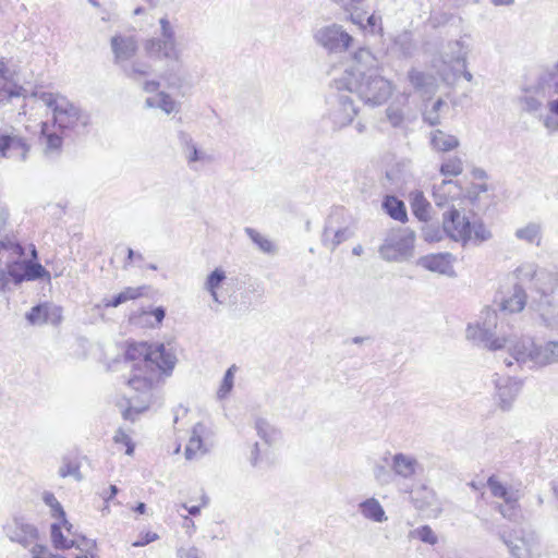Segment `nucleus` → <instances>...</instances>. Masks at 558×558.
<instances>
[{"label":"nucleus","mask_w":558,"mask_h":558,"mask_svg":"<svg viewBox=\"0 0 558 558\" xmlns=\"http://www.w3.org/2000/svg\"><path fill=\"white\" fill-rule=\"evenodd\" d=\"M149 69H150V66L148 63H146L144 61H140V60H135L133 62L128 61L122 66H120V70L122 71V73L126 77L132 78V80H137L138 77L148 75Z\"/></svg>","instance_id":"obj_33"},{"label":"nucleus","mask_w":558,"mask_h":558,"mask_svg":"<svg viewBox=\"0 0 558 558\" xmlns=\"http://www.w3.org/2000/svg\"><path fill=\"white\" fill-rule=\"evenodd\" d=\"M149 314L154 316L156 324L160 325L166 317V308L163 306H157L153 308Z\"/></svg>","instance_id":"obj_63"},{"label":"nucleus","mask_w":558,"mask_h":558,"mask_svg":"<svg viewBox=\"0 0 558 558\" xmlns=\"http://www.w3.org/2000/svg\"><path fill=\"white\" fill-rule=\"evenodd\" d=\"M8 65L3 58L0 59V105H4L12 100V98L21 97L24 95L26 89L16 84L12 83L8 78Z\"/></svg>","instance_id":"obj_17"},{"label":"nucleus","mask_w":558,"mask_h":558,"mask_svg":"<svg viewBox=\"0 0 558 558\" xmlns=\"http://www.w3.org/2000/svg\"><path fill=\"white\" fill-rule=\"evenodd\" d=\"M487 486L494 497L500 498L506 502L519 501L520 499L518 489L506 486L494 474L487 478Z\"/></svg>","instance_id":"obj_20"},{"label":"nucleus","mask_w":558,"mask_h":558,"mask_svg":"<svg viewBox=\"0 0 558 558\" xmlns=\"http://www.w3.org/2000/svg\"><path fill=\"white\" fill-rule=\"evenodd\" d=\"M361 28L368 31L372 34H376L381 31V17L376 15L375 13L366 14L365 20L363 22V26Z\"/></svg>","instance_id":"obj_49"},{"label":"nucleus","mask_w":558,"mask_h":558,"mask_svg":"<svg viewBox=\"0 0 558 558\" xmlns=\"http://www.w3.org/2000/svg\"><path fill=\"white\" fill-rule=\"evenodd\" d=\"M462 187L453 180H442L438 186H434V201L437 206H442L448 196L456 197L460 195Z\"/></svg>","instance_id":"obj_24"},{"label":"nucleus","mask_w":558,"mask_h":558,"mask_svg":"<svg viewBox=\"0 0 558 558\" xmlns=\"http://www.w3.org/2000/svg\"><path fill=\"white\" fill-rule=\"evenodd\" d=\"M124 357L133 362L128 385L143 395H148L162 377H169L177 364V356L162 342H128Z\"/></svg>","instance_id":"obj_2"},{"label":"nucleus","mask_w":558,"mask_h":558,"mask_svg":"<svg viewBox=\"0 0 558 558\" xmlns=\"http://www.w3.org/2000/svg\"><path fill=\"white\" fill-rule=\"evenodd\" d=\"M9 283H12L11 277L7 274V265L4 269H0V292H4L8 289Z\"/></svg>","instance_id":"obj_62"},{"label":"nucleus","mask_w":558,"mask_h":558,"mask_svg":"<svg viewBox=\"0 0 558 558\" xmlns=\"http://www.w3.org/2000/svg\"><path fill=\"white\" fill-rule=\"evenodd\" d=\"M514 234L518 240L535 244L536 246L541 245L542 227L539 223L530 222L525 227L517 229Z\"/></svg>","instance_id":"obj_30"},{"label":"nucleus","mask_w":558,"mask_h":558,"mask_svg":"<svg viewBox=\"0 0 558 558\" xmlns=\"http://www.w3.org/2000/svg\"><path fill=\"white\" fill-rule=\"evenodd\" d=\"M339 4L347 13H349L352 23L363 26L365 15L368 13V10L366 9V0H347Z\"/></svg>","instance_id":"obj_27"},{"label":"nucleus","mask_w":558,"mask_h":558,"mask_svg":"<svg viewBox=\"0 0 558 558\" xmlns=\"http://www.w3.org/2000/svg\"><path fill=\"white\" fill-rule=\"evenodd\" d=\"M44 502L50 507L51 509V515L53 518H63L64 517V509L62 505L57 500L56 496L50 492H45L43 495Z\"/></svg>","instance_id":"obj_47"},{"label":"nucleus","mask_w":558,"mask_h":558,"mask_svg":"<svg viewBox=\"0 0 558 558\" xmlns=\"http://www.w3.org/2000/svg\"><path fill=\"white\" fill-rule=\"evenodd\" d=\"M439 171L442 175L457 177L463 171L462 160L459 157L445 159L440 165Z\"/></svg>","instance_id":"obj_41"},{"label":"nucleus","mask_w":558,"mask_h":558,"mask_svg":"<svg viewBox=\"0 0 558 558\" xmlns=\"http://www.w3.org/2000/svg\"><path fill=\"white\" fill-rule=\"evenodd\" d=\"M161 77L171 89H180L186 81V75L180 65L168 68Z\"/></svg>","instance_id":"obj_32"},{"label":"nucleus","mask_w":558,"mask_h":558,"mask_svg":"<svg viewBox=\"0 0 558 558\" xmlns=\"http://www.w3.org/2000/svg\"><path fill=\"white\" fill-rule=\"evenodd\" d=\"M314 38L318 45L331 53L347 51L353 43V37L337 24L319 28Z\"/></svg>","instance_id":"obj_12"},{"label":"nucleus","mask_w":558,"mask_h":558,"mask_svg":"<svg viewBox=\"0 0 558 558\" xmlns=\"http://www.w3.org/2000/svg\"><path fill=\"white\" fill-rule=\"evenodd\" d=\"M234 368L235 366H231L230 368H228L223 375V378H222V381H221V385L218 389V392H217V397L218 399H225L227 397V395L230 393V391L232 390L233 388V380H234Z\"/></svg>","instance_id":"obj_44"},{"label":"nucleus","mask_w":558,"mask_h":558,"mask_svg":"<svg viewBox=\"0 0 558 558\" xmlns=\"http://www.w3.org/2000/svg\"><path fill=\"white\" fill-rule=\"evenodd\" d=\"M418 465L416 459L404 453H396L392 458V470L401 477L409 478L415 474Z\"/></svg>","instance_id":"obj_22"},{"label":"nucleus","mask_w":558,"mask_h":558,"mask_svg":"<svg viewBox=\"0 0 558 558\" xmlns=\"http://www.w3.org/2000/svg\"><path fill=\"white\" fill-rule=\"evenodd\" d=\"M444 231L449 239L460 242L465 247L471 241L475 245L492 239V232L482 219L471 221L466 215L451 206L442 214Z\"/></svg>","instance_id":"obj_7"},{"label":"nucleus","mask_w":558,"mask_h":558,"mask_svg":"<svg viewBox=\"0 0 558 558\" xmlns=\"http://www.w3.org/2000/svg\"><path fill=\"white\" fill-rule=\"evenodd\" d=\"M245 233L252 240V242L258 246V248L262 252L268 253V254L275 252V246L271 243V241H269L268 239L263 236L255 229L247 227V228H245Z\"/></svg>","instance_id":"obj_40"},{"label":"nucleus","mask_w":558,"mask_h":558,"mask_svg":"<svg viewBox=\"0 0 558 558\" xmlns=\"http://www.w3.org/2000/svg\"><path fill=\"white\" fill-rule=\"evenodd\" d=\"M40 140L41 143L45 145L46 154L60 151L62 147V136H60L56 132H49L46 123L43 124Z\"/></svg>","instance_id":"obj_35"},{"label":"nucleus","mask_w":558,"mask_h":558,"mask_svg":"<svg viewBox=\"0 0 558 558\" xmlns=\"http://www.w3.org/2000/svg\"><path fill=\"white\" fill-rule=\"evenodd\" d=\"M445 235L444 226L440 228L435 225H427L422 230V236L428 243L439 242Z\"/></svg>","instance_id":"obj_46"},{"label":"nucleus","mask_w":558,"mask_h":558,"mask_svg":"<svg viewBox=\"0 0 558 558\" xmlns=\"http://www.w3.org/2000/svg\"><path fill=\"white\" fill-rule=\"evenodd\" d=\"M59 475L61 477L73 476L77 481H81L83 477L81 474V471H80V466L77 464H73L71 462L63 464L59 469Z\"/></svg>","instance_id":"obj_53"},{"label":"nucleus","mask_w":558,"mask_h":558,"mask_svg":"<svg viewBox=\"0 0 558 558\" xmlns=\"http://www.w3.org/2000/svg\"><path fill=\"white\" fill-rule=\"evenodd\" d=\"M493 377L497 404L502 411H509L521 391L522 381L512 377H501L497 373Z\"/></svg>","instance_id":"obj_14"},{"label":"nucleus","mask_w":558,"mask_h":558,"mask_svg":"<svg viewBox=\"0 0 558 558\" xmlns=\"http://www.w3.org/2000/svg\"><path fill=\"white\" fill-rule=\"evenodd\" d=\"M206 432V426L203 423H196L193 426L192 435L189 439V442L185 447V458L187 460L193 459L198 452L201 454H204L208 451V449L205 447L203 435Z\"/></svg>","instance_id":"obj_19"},{"label":"nucleus","mask_w":558,"mask_h":558,"mask_svg":"<svg viewBox=\"0 0 558 558\" xmlns=\"http://www.w3.org/2000/svg\"><path fill=\"white\" fill-rule=\"evenodd\" d=\"M39 99L52 111L53 124L62 134H85L90 114L71 102L65 96L44 92Z\"/></svg>","instance_id":"obj_6"},{"label":"nucleus","mask_w":558,"mask_h":558,"mask_svg":"<svg viewBox=\"0 0 558 558\" xmlns=\"http://www.w3.org/2000/svg\"><path fill=\"white\" fill-rule=\"evenodd\" d=\"M411 535L417 537L421 542L428 545H435L438 542L437 535L427 524L415 529L414 531L411 532Z\"/></svg>","instance_id":"obj_43"},{"label":"nucleus","mask_w":558,"mask_h":558,"mask_svg":"<svg viewBox=\"0 0 558 558\" xmlns=\"http://www.w3.org/2000/svg\"><path fill=\"white\" fill-rule=\"evenodd\" d=\"M527 293L522 284L515 283L512 289V294L509 298H504L499 303V312L502 315L507 313H520L526 305Z\"/></svg>","instance_id":"obj_18"},{"label":"nucleus","mask_w":558,"mask_h":558,"mask_svg":"<svg viewBox=\"0 0 558 558\" xmlns=\"http://www.w3.org/2000/svg\"><path fill=\"white\" fill-rule=\"evenodd\" d=\"M257 435L267 444L271 445L276 440L277 430L265 420L257 418L255 422Z\"/></svg>","instance_id":"obj_39"},{"label":"nucleus","mask_w":558,"mask_h":558,"mask_svg":"<svg viewBox=\"0 0 558 558\" xmlns=\"http://www.w3.org/2000/svg\"><path fill=\"white\" fill-rule=\"evenodd\" d=\"M415 232L410 228L390 229L378 248L386 262L402 263L414 256Z\"/></svg>","instance_id":"obj_8"},{"label":"nucleus","mask_w":558,"mask_h":558,"mask_svg":"<svg viewBox=\"0 0 558 558\" xmlns=\"http://www.w3.org/2000/svg\"><path fill=\"white\" fill-rule=\"evenodd\" d=\"M113 63L119 68L130 61L137 52V41L133 36L116 34L110 39Z\"/></svg>","instance_id":"obj_15"},{"label":"nucleus","mask_w":558,"mask_h":558,"mask_svg":"<svg viewBox=\"0 0 558 558\" xmlns=\"http://www.w3.org/2000/svg\"><path fill=\"white\" fill-rule=\"evenodd\" d=\"M50 537L51 542L54 548L65 550L70 548H78L81 549V545L78 544V541L76 539H68L61 529V523L53 522L50 525Z\"/></svg>","instance_id":"obj_29"},{"label":"nucleus","mask_w":558,"mask_h":558,"mask_svg":"<svg viewBox=\"0 0 558 558\" xmlns=\"http://www.w3.org/2000/svg\"><path fill=\"white\" fill-rule=\"evenodd\" d=\"M0 236H2L0 239V253L9 251L5 262L7 274L11 277L14 286H20L26 281H50V272L40 263L26 258L25 247L20 242L5 233V230L2 231Z\"/></svg>","instance_id":"obj_5"},{"label":"nucleus","mask_w":558,"mask_h":558,"mask_svg":"<svg viewBox=\"0 0 558 558\" xmlns=\"http://www.w3.org/2000/svg\"><path fill=\"white\" fill-rule=\"evenodd\" d=\"M381 207L384 211L393 220L405 222L408 221L407 207L403 201L393 195L384 197Z\"/></svg>","instance_id":"obj_21"},{"label":"nucleus","mask_w":558,"mask_h":558,"mask_svg":"<svg viewBox=\"0 0 558 558\" xmlns=\"http://www.w3.org/2000/svg\"><path fill=\"white\" fill-rule=\"evenodd\" d=\"M159 102L157 107L163 110L166 113H171L175 109V101L170 97L169 94L160 92L158 94Z\"/></svg>","instance_id":"obj_55"},{"label":"nucleus","mask_w":558,"mask_h":558,"mask_svg":"<svg viewBox=\"0 0 558 558\" xmlns=\"http://www.w3.org/2000/svg\"><path fill=\"white\" fill-rule=\"evenodd\" d=\"M49 311L48 303H39L33 306L26 314L25 318L31 325H44L47 324V315Z\"/></svg>","instance_id":"obj_38"},{"label":"nucleus","mask_w":558,"mask_h":558,"mask_svg":"<svg viewBox=\"0 0 558 558\" xmlns=\"http://www.w3.org/2000/svg\"><path fill=\"white\" fill-rule=\"evenodd\" d=\"M408 78L416 89H422L426 85V75L424 72L412 69L408 73Z\"/></svg>","instance_id":"obj_54"},{"label":"nucleus","mask_w":558,"mask_h":558,"mask_svg":"<svg viewBox=\"0 0 558 558\" xmlns=\"http://www.w3.org/2000/svg\"><path fill=\"white\" fill-rule=\"evenodd\" d=\"M179 141L183 147L186 160L189 163L197 162L205 159V154L201 151L192 137L184 131L179 132Z\"/></svg>","instance_id":"obj_28"},{"label":"nucleus","mask_w":558,"mask_h":558,"mask_svg":"<svg viewBox=\"0 0 558 558\" xmlns=\"http://www.w3.org/2000/svg\"><path fill=\"white\" fill-rule=\"evenodd\" d=\"M430 205L424 197L423 193L417 191L413 194L411 208L413 215L420 220L426 222L428 220V209Z\"/></svg>","instance_id":"obj_34"},{"label":"nucleus","mask_w":558,"mask_h":558,"mask_svg":"<svg viewBox=\"0 0 558 558\" xmlns=\"http://www.w3.org/2000/svg\"><path fill=\"white\" fill-rule=\"evenodd\" d=\"M542 80L548 86L553 87L556 94H558V68L548 72Z\"/></svg>","instance_id":"obj_59"},{"label":"nucleus","mask_w":558,"mask_h":558,"mask_svg":"<svg viewBox=\"0 0 558 558\" xmlns=\"http://www.w3.org/2000/svg\"><path fill=\"white\" fill-rule=\"evenodd\" d=\"M487 190L488 185L486 183L472 184V186L464 194V197L468 198L472 205H475L478 201L480 193L487 192Z\"/></svg>","instance_id":"obj_52"},{"label":"nucleus","mask_w":558,"mask_h":558,"mask_svg":"<svg viewBox=\"0 0 558 558\" xmlns=\"http://www.w3.org/2000/svg\"><path fill=\"white\" fill-rule=\"evenodd\" d=\"M29 148L20 130L12 125L0 128V157L17 158L20 161H25Z\"/></svg>","instance_id":"obj_11"},{"label":"nucleus","mask_w":558,"mask_h":558,"mask_svg":"<svg viewBox=\"0 0 558 558\" xmlns=\"http://www.w3.org/2000/svg\"><path fill=\"white\" fill-rule=\"evenodd\" d=\"M498 535L502 543L508 547L509 553L513 558H522L523 548L512 539L511 534L499 532Z\"/></svg>","instance_id":"obj_48"},{"label":"nucleus","mask_w":558,"mask_h":558,"mask_svg":"<svg viewBox=\"0 0 558 558\" xmlns=\"http://www.w3.org/2000/svg\"><path fill=\"white\" fill-rule=\"evenodd\" d=\"M521 102L523 104V110L526 112H536L542 106L541 101L532 96L522 97Z\"/></svg>","instance_id":"obj_57"},{"label":"nucleus","mask_w":558,"mask_h":558,"mask_svg":"<svg viewBox=\"0 0 558 558\" xmlns=\"http://www.w3.org/2000/svg\"><path fill=\"white\" fill-rule=\"evenodd\" d=\"M430 144L435 150L446 153L456 149L460 142L454 135L435 130L430 133Z\"/></svg>","instance_id":"obj_26"},{"label":"nucleus","mask_w":558,"mask_h":558,"mask_svg":"<svg viewBox=\"0 0 558 558\" xmlns=\"http://www.w3.org/2000/svg\"><path fill=\"white\" fill-rule=\"evenodd\" d=\"M159 25L160 35L145 41V52L151 59L180 62L182 50L179 48L173 25L166 16L159 19Z\"/></svg>","instance_id":"obj_9"},{"label":"nucleus","mask_w":558,"mask_h":558,"mask_svg":"<svg viewBox=\"0 0 558 558\" xmlns=\"http://www.w3.org/2000/svg\"><path fill=\"white\" fill-rule=\"evenodd\" d=\"M342 92L337 90L330 102L328 119L332 124L333 131H339L351 124L359 112L352 98Z\"/></svg>","instance_id":"obj_10"},{"label":"nucleus","mask_w":558,"mask_h":558,"mask_svg":"<svg viewBox=\"0 0 558 558\" xmlns=\"http://www.w3.org/2000/svg\"><path fill=\"white\" fill-rule=\"evenodd\" d=\"M226 272L221 268H216L211 272L208 274L206 281H205V290L206 291H213L218 290L223 281L226 280Z\"/></svg>","instance_id":"obj_42"},{"label":"nucleus","mask_w":558,"mask_h":558,"mask_svg":"<svg viewBox=\"0 0 558 558\" xmlns=\"http://www.w3.org/2000/svg\"><path fill=\"white\" fill-rule=\"evenodd\" d=\"M3 531L10 541L27 547L34 541L38 539V529L26 522L24 517L15 515L11 521L3 525Z\"/></svg>","instance_id":"obj_13"},{"label":"nucleus","mask_w":558,"mask_h":558,"mask_svg":"<svg viewBox=\"0 0 558 558\" xmlns=\"http://www.w3.org/2000/svg\"><path fill=\"white\" fill-rule=\"evenodd\" d=\"M386 117L393 128L400 126L404 120L402 110L393 106H389L386 109Z\"/></svg>","instance_id":"obj_51"},{"label":"nucleus","mask_w":558,"mask_h":558,"mask_svg":"<svg viewBox=\"0 0 558 558\" xmlns=\"http://www.w3.org/2000/svg\"><path fill=\"white\" fill-rule=\"evenodd\" d=\"M156 539H158V535L154 532L141 533L138 535V538L133 543V546L134 547L146 546Z\"/></svg>","instance_id":"obj_58"},{"label":"nucleus","mask_w":558,"mask_h":558,"mask_svg":"<svg viewBox=\"0 0 558 558\" xmlns=\"http://www.w3.org/2000/svg\"><path fill=\"white\" fill-rule=\"evenodd\" d=\"M453 256L451 253H437L422 256L417 260V265L434 272L449 275L452 271L451 262Z\"/></svg>","instance_id":"obj_16"},{"label":"nucleus","mask_w":558,"mask_h":558,"mask_svg":"<svg viewBox=\"0 0 558 558\" xmlns=\"http://www.w3.org/2000/svg\"><path fill=\"white\" fill-rule=\"evenodd\" d=\"M521 281H529L531 308L539 316L543 325L549 329L558 327V271L538 268L534 264H523L514 270Z\"/></svg>","instance_id":"obj_3"},{"label":"nucleus","mask_w":558,"mask_h":558,"mask_svg":"<svg viewBox=\"0 0 558 558\" xmlns=\"http://www.w3.org/2000/svg\"><path fill=\"white\" fill-rule=\"evenodd\" d=\"M31 553L33 558H48V556L51 554L49 548L41 544H36L33 546Z\"/></svg>","instance_id":"obj_61"},{"label":"nucleus","mask_w":558,"mask_h":558,"mask_svg":"<svg viewBox=\"0 0 558 558\" xmlns=\"http://www.w3.org/2000/svg\"><path fill=\"white\" fill-rule=\"evenodd\" d=\"M62 320V311L61 307L49 304V311L47 315V324H51L57 326Z\"/></svg>","instance_id":"obj_56"},{"label":"nucleus","mask_w":558,"mask_h":558,"mask_svg":"<svg viewBox=\"0 0 558 558\" xmlns=\"http://www.w3.org/2000/svg\"><path fill=\"white\" fill-rule=\"evenodd\" d=\"M360 511L364 518L377 523L387 521L385 510L380 502L372 497L367 498L359 505Z\"/></svg>","instance_id":"obj_25"},{"label":"nucleus","mask_w":558,"mask_h":558,"mask_svg":"<svg viewBox=\"0 0 558 558\" xmlns=\"http://www.w3.org/2000/svg\"><path fill=\"white\" fill-rule=\"evenodd\" d=\"M141 290H142V288L128 287L123 291L111 296V299H109V300L105 299L104 300L105 306L106 307H118L119 305L125 303L126 301L135 300V299L142 296Z\"/></svg>","instance_id":"obj_31"},{"label":"nucleus","mask_w":558,"mask_h":558,"mask_svg":"<svg viewBox=\"0 0 558 558\" xmlns=\"http://www.w3.org/2000/svg\"><path fill=\"white\" fill-rule=\"evenodd\" d=\"M498 511L501 515L510 521H517L520 518V506L519 501L499 504L497 506Z\"/></svg>","instance_id":"obj_45"},{"label":"nucleus","mask_w":558,"mask_h":558,"mask_svg":"<svg viewBox=\"0 0 558 558\" xmlns=\"http://www.w3.org/2000/svg\"><path fill=\"white\" fill-rule=\"evenodd\" d=\"M9 216L10 214L8 208L0 203V234L2 233V231H4V228L8 225Z\"/></svg>","instance_id":"obj_64"},{"label":"nucleus","mask_w":558,"mask_h":558,"mask_svg":"<svg viewBox=\"0 0 558 558\" xmlns=\"http://www.w3.org/2000/svg\"><path fill=\"white\" fill-rule=\"evenodd\" d=\"M353 60L355 61L356 65L353 66L351 70H347L343 75H345L349 72L356 71V69H360L361 71H365V68L372 69V66L376 62L375 57L373 56L368 48H359L353 53Z\"/></svg>","instance_id":"obj_36"},{"label":"nucleus","mask_w":558,"mask_h":558,"mask_svg":"<svg viewBox=\"0 0 558 558\" xmlns=\"http://www.w3.org/2000/svg\"><path fill=\"white\" fill-rule=\"evenodd\" d=\"M352 232L349 228H342L335 232L331 240L328 238V228H325L322 242L325 246L329 247L331 252H333L342 242L347 241L352 236Z\"/></svg>","instance_id":"obj_37"},{"label":"nucleus","mask_w":558,"mask_h":558,"mask_svg":"<svg viewBox=\"0 0 558 558\" xmlns=\"http://www.w3.org/2000/svg\"><path fill=\"white\" fill-rule=\"evenodd\" d=\"M113 440L117 444H123L125 446V448H126L125 453L128 456H132L134 453L135 444L133 442L132 438L122 428H119L116 432Z\"/></svg>","instance_id":"obj_50"},{"label":"nucleus","mask_w":558,"mask_h":558,"mask_svg":"<svg viewBox=\"0 0 558 558\" xmlns=\"http://www.w3.org/2000/svg\"><path fill=\"white\" fill-rule=\"evenodd\" d=\"M423 121L430 126H436L440 123L439 112H436L432 109L426 110L423 113Z\"/></svg>","instance_id":"obj_60"},{"label":"nucleus","mask_w":558,"mask_h":558,"mask_svg":"<svg viewBox=\"0 0 558 558\" xmlns=\"http://www.w3.org/2000/svg\"><path fill=\"white\" fill-rule=\"evenodd\" d=\"M337 90L355 93L365 105L377 107L385 104L391 96L393 86L391 82L378 74L374 69L367 71L349 72L333 81Z\"/></svg>","instance_id":"obj_4"},{"label":"nucleus","mask_w":558,"mask_h":558,"mask_svg":"<svg viewBox=\"0 0 558 558\" xmlns=\"http://www.w3.org/2000/svg\"><path fill=\"white\" fill-rule=\"evenodd\" d=\"M468 49L462 40H451L445 47L444 61L456 62L465 68Z\"/></svg>","instance_id":"obj_23"},{"label":"nucleus","mask_w":558,"mask_h":558,"mask_svg":"<svg viewBox=\"0 0 558 558\" xmlns=\"http://www.w3.org/2000/svg\"><path fill=\"white\" fill-rule=\"evenodd\" d=\"M481 319V325L477 328L468 327V338L478 340L492 351L502 349L508 344L513 360L520 365L527 364L530 368L558 363V341H547L543 345H537L530 337L511 340L504 331L498 330V313L489 307L482 312Z\"/></svg>","instance_id":"obj_1"}]
</instances>
